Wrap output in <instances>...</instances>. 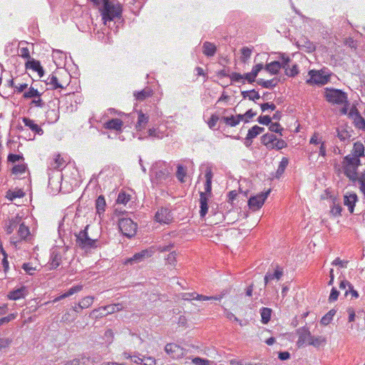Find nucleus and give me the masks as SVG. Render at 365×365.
<instances>
[{
    "label": "nucleus",
    "instance_id": "f257e3e1",
    "mask_svg": "<svg viewBox=\"0 0 365 365\" xmlns=\"http://www.w3.org/2000/svg\"><path fill=\"white\" fill-rule=\"evenodd\" d=\"M69 74L66 71H56L50 75L45 83L51 89L64 88L68 85Z\"/></svg>",
    "mask_w": 365,
    "mask_h": 365
},
{
    "label": "nucleus",
    "instance_id": "f03ea898",
    "mask_svg": "<svg viewBox=\"0 0 365 365\" xmlns=\"http://www.w3.org/2000/svg\"><path fill=\"white\" fill-rule=\"evenodd\" d=\"M343 164L346 176L353 182L356 181L358 178L356 171L360 165L359 158L348 155L344 158Z\"/></svg>",
    "mask_w": 365,
    "mask_h": 365
},
{
    "label": "nucleus",
    "instance_id": "7ed1b4c3",
    "mask_svg": "<svg viewBox=\"0 0 365 365\" xmlns=\"http://www.w3.org/2000/svg\"><path fill=\"white\" fill-rule=\"evenodd\" d=\"M103 20L106 24L107 21H111L121 14V7L118 3L114 1L106 2L101 10Z\"/></svg>",
    "mask_w": 365,
    "mask_h": 365
},
{
    "label": "nucleus",
    "instance_id": "20e7f679",
    "mask_svg": "<svg viewBox=\"0 0 365 365\" xmlns=\"http://www.w3.org/2000/svg\"><path fill=\"white\" fill-rule=\"evenodd\" d=\"M327 101L334 104H347V96L341 90L327 88L324 94Z\"/></svg>",
    "mask_w": 365,
    "mask_h": 365
},
{
    "label": "nucleus",
    "instance_id": "39448f33",
    "mask_svg": "<svg viewBox=\"0 0 365 365\" xmlns=\"http://www.w3.org/2000/svg\"><path fill=\"white\" fill-rule=\"evenodd\" d=\"M88 230H81L76 237V243L82 249L93 248L96 247L97 239L91 238L87 232Z\"/></svg>",
    "mask_w": 365,
    "mask_h": 365
},
{
    "label": "nucleus",
    "instance_id": "423d86ee",
    "mask_svg": "<svg viewBox=\"0 0 365 365\" xmlns=\"http://www.w3.org/2000/svg\"><path fill=\"white\" fill-rule=\"evenodd\" d=\"M153 248L143 250L140 252L135 253L132 257L125 260L124 264H134L144 261L146 258L150 257L154 254Z\"/></svg>",
    "mask_w": 365,
    "mask_h": 365
},
{
    "label": "nucleus",
    "instance_id": "0eeeda50",
    "mask_svg": "<svg viewBox=\"0 0 365 365\" xmlns=\"http://www.w3.org/2000/svg\"><path fill=\"white\" fill-rule=\"evenodd\" d=\"M270 193V190H268L265 192H261L256 196L252 197L248 201V205L250 209L257 210L259 209L264 204L265 200L267 198Z\"/></svg>",
    "mask_w": 365,
    "mask_h": 365
},
{
    "label": "nucleus",
    "instance_id": "6e6552de",
    "mask_svg": "<svg viewBox=\"0 0 365 365\" xmlns=\"http://www.w3.org/2000/svg\"><path fill=\"white\" fill-rule=\"evenodd\" d=\"M124 308L122 304H109L103 307H101L98 309H94L91 314H94L96 313L100 312L99 315L101 317L106 316L107 314H113L115 312H118L122 310ZM98 316V314L97 315Z\"/></svg>",
    "mask_w": 365,
    "mask_h": 365
},
{
    "label": "nucleus",
    "instance_id": "1a4fd4ad",
    "mask_svg": "<svg viewBox=\"0 0 365 365\" xmlns=\"http://www.w3.org/2000/svg\"><path fill=\"white\" fill-rule=\"evenodd\" d=\"M297 333L299 335V339L297 342L298 347H301L306 344H309V341L312 335L308 328L305 327H301L297 330Z\"/></svg>",
    "mask_w": 365,
    "mask_h": 365
},
{
    "label": "nucleus",
    "instance_id": "9d476101",
    "mask_svg": "<svg viewBox=\"0 0 365 365\" xmlns=\"http://www.w3.org/2000/svg\"><path fill=\"white\" fill-rule=\"evenodd\" d=\"M310 78L307 80L308 83H314L319 85H324L329 81V77L323 75L319 71H309Z\"/></svg>",
    "mask_w": 365,
    "mask_h": 365
},
{
    "label": "nucleus",
    "instance_id": "9b49d317",
    "mask_svg": "<svg viewBox=\"0 0 365 365\" xmlns=\"http://www.w3.org/2000/svg\"><path fill=\"white\" fill-rule=\"evenodd\" d=\"M155 220L162 225L169 224L173 219L170 210L167 208H161L160 210H158L155 214Z\"/></svg>",
    "mask_w": 365,
    "mask_h": 365
},
{
    "label": "nucleus",
    "instance_id": "f8f14e48",
    "mask_svg": "<svg viewBox=\"0 0 365 365\" xmlns=\"http://www.w3.org/2000/svg\"><path fill=\"white\" fill-rule=\"evenodd\" d=\"M165 351L173 358H178L183 355V349L176 344H168L165 347Z\"/></svg>",
    "mask_w": 365,
    "mask_h": 365
},
{
    "label": "nucleus",
    "instance_id": "ddd939ff",
    "mask_svg": "<svg viewBox=\"0 0 365 365\" xmlns=\"http://www.w3.org/2000/svg\"><path fill=\"white\" fill-rule=\"evenodd\" d=\"M32 239V235L30 232V230H18L17 236H13L11 237L14 243L19 242L22 240L30 242Z\"/></svg>",
    "mask_w": 365,
    "mask_h": 365
},
{
    "label": "nucleus",
    "instance_id": "4468645a",
    "mask_svg": "<svg viewBox=\"0 0 365 365\" xmlns=\"http://www.w3.org/2000/svg\"><path fill=\"white\" fill-rule=\"evenodd\" d=\"M349 115L354 118V123L356 128L365 130V120L361 116L356 108H352L350 110Z\"/></svg>",
    "mask_w": 365,
    "mask_h": 365
},
{
    "label": "nucleus",
    "instance_id": "2eb2a0df",
    "mask_svg": "<svg viewBox=\"0 0 365 365\" xmlns=\"http://www.w3.org/2000/svg\"><path fill=\"white\" fill-rule=\"evenodd\" d=\"M62 255L57 250H52L50 257V269H56L61 263Z\"/></svg>",
    "mask_w": 365,
    "mask_h": 365
},
{
    "label": "nucleus",
    "instance_id": "dca6fc26",
    "mask_svg": "<svg viewBox=\"0 0 365 365\" xmlns=\"http://www.w3.org/2000/svg\"><path fill=\"white\" fill-rule=\"evenodd\" d=\"M357 195L354 192H347L344 197V204L348 207L350 212H353L355 203L357 201Z\"/></svg>",
    "mask_w": 365,
    "mask_h": 365
},
{
    "label": "nucleus",
    "instance_id": "f3484780",
    "mask_svg": "<svg viewBox=\"0 0 365 365\" xmlns=\"http://www.w3.org/2000/svg\"><path fill=\"white\" fill-rule=\"evenodd\" d=\"M182 298L184 300L197 299V300H211V299H220L218 297H207L202 294H198L195 292L192 293H184L182 295Z\"/></svg>",
    "mask_w": 365,
    "mask_h": 365
},
{
    "label": "nucleus",
    "instance_id": "a211bd4d",
    "mask_svg": "<svg viewBox=\"0 0 365 365\" xmlns=\"http://www.w3.org/2000/svg\"><path fill=\"white\" fill-rule=\"evenodd\" d=\"M26 68L27 69H32L34 71H36L39 76V77H42L43 76V68L41 66V63L38 61H36L34 58L28 61L26 63Z\"/></svg>",
    "mask_w": 365,
    "mask_h": 365
},
{
    "label": "nucleus",
    "instance_id": "6ab92c4d",
    "mask_svg": "<svg viewBox=\"0 0 365 365\" xmlns=\"http://www.w3.org/2000/svg\"><path fill=\"white\" fill-rule=\"evenodd\" d=\"M123 125V121L119 118H113L104 123V128L109 130H120Z\"/></svg>",
    "mask_w": 365,
    "mask_h": 365
},
{
    "label": "nucleus",
    "instance_id": "aec40b11",
    "mask_svg": "<svg viewBox=\"0 0 365 365\" xmlns=\"http://www.w3.org/2000/svg\"><path fill=\"white\" fill-rule=\"evenodd\" d=\"M149 120V116L144 114L141 110L138 111V121L135 128L138 130H143Z\"/></svg>",
    "mask_w": 365,
    "mask_h": 365
},
{
    "label": "nucleus",
    "instance_id": "412c9836",
    "mask_svg": "<svg viewBox=\"0 0 365 365\" xmlns=\"http://www.w3.org/2000/svg\"><path fill=\"white\" fill-rule=\"evenodd\" d=\"M264 130V128H262V127H259L258 125H255L253 126L252 128H250L249 130H248V133L247 135V137H246V140L247 141H249L250 140V142H252V140L253 138H255V137H257L258 135H259L260 133H262L263 131ZM251 143H247L246 142V145L247 146H249L250 145Z\"/></svg>",
    "mask_w": 365,
    "mask_h": 365
},
{
    "label": "nucleus",
    "instance_id": "4be33fe9",
    "mask_svg": "<svg viewBox=\"0 0 365 365\" xmlns=\"http://www.w3.org/2000/svg\"><path fill=\"white\" fill-rule=\"evenodd\" d=\"M22 120L25 126L29 127L33 132L38 135L43 134V131L39 125L36 124L34 121L29 118L24 117Z\"/></svg>",
    "mask_w": 365,
    "mask_h": 365
},
{
    "label": "nucleus",
    "instance_id": "5701e85b",
    "mask_svg": "<svg viewBox=\"0 0 365 365\" xmlns=\"http://www.w3.org/2000/svg\"><path fill=\"white\" fill-rule=\"evenodd\" d=\"M297 45L302 49H304L306 52L310 53L315 50V46L305 38L298 40Z\"/></svg>",
    "mask_w": 365,
    "mask_h": 365
},
{
    "label": "nucleus",
    "instance_id": "b1692460",
    "mask_svg": "<svg viewBox=\"0 0 365 365\" xmlns=\"http://www.w3.org/2000/svg\"><path fill=\"white\" fill-rule=\"evenodd\" d=\"M106 207V200L103 195H100L96 200V213L99 215L100 217L101 215L104 213Z\"/></svg>",
    "mask_w": 365,
    "mask_h": 365
},
{
    "label": "nucleus",
    "instance_id": "393cba45",
    "mask_svg": "<svg viewBox=\"0 0 365 365\" xmlns=\"http://www.w3.org/2000/svg\"><path fill=\"white\" fill-rule=\"evenodd\" d=\"M200 216L201 217H204L207 212V210H208V206H207V201H208V197L205 195V193L204 192H200Z\"/></svg>",
    "mask_w": 365,
    "mask_h": 365
},
{
    "label": "nucleus",
    "instance_id": "a878e982",
    "mask_svg": "<svg viewBox=\"0 0 365 365\" xmlns=\"http://www.w3.org/2000/svg\"><path fill=\"white\" fill-rule=\"evenodd\" d=\"M351 156L359 158L364 155V146L360 142H356L354 144L353 150L351 151Z\"/></svg>",
    "mask_w": 365,
    "mask_h": 365
},
{
    "label": "nucleus",
    "instance_id": "bb28decb",
    "mask_svg": "<svg viewBox=\"0 0 365 365\" xmlns=\"http://www.w3.org/2000/svg\"><path fill=\"white\" fill-rule=\"evenodd\" d=\"M66 165V162L61 156L60 154H58L55 156L53 160L51 163V168L53 169H61Z\"/></svg>",
    "mask_w": 365,
    "mask_h": 365
},
{
    "label": "nucleus",
    "instance_id": "cd10ccee",
    "mask_svg": "<svg viewBox=\"0 0 365 365\" xmlns=\"http://www.w3.org/2000/svg\"><path fill=\"white\" fill-rule=\"evenodd\" d=\"M25 292H26V287H21L20 288H18L16 289H14V290L10 292L8 294V297H9V299H12V300H16V299L24 297V296L25 294Z\"/></svg>",
    "mask_w": 365,
    "mask_h": 365
},
{
    "label": "nucleus",
    "instance_id": "c85d7f7f",
    "mask_svg": "<svg viewBox=\"0 0 365 365\" xmlns=\"http://www.w3.org/2000/svg\"><path fill=\"white\" fill-rule=\"evenodd\" d=\"M326 338L322 336H312L309 341V345H312L316 348L323 346L326 344Z\"/></svg>",
    "mask_w": 365,
    "mask_h": 365
},
{
    "label": "nucleus",
    "instance_id": "c756f323",
    "mask_svg": "<svg viewBox=\"0 0 365 365\" xmlns=\"http://www.w3.org/2000/svg\"><path fill=\"white\" fill-rule=\"evenodd\" d=\"M203 53L207 56H213L216 53V46L210 42H205L202 46Z\"/></svg>",
    "mask_w": 365,
    "mask_h": 365
},
{
    "label": "nucleus",
    "instance_id": "7c9ffc66",
    "mask_svg": "<svg viewBox=\"0 0 365 365\" xmlns=\"http://www.w3.org/2000/svg\"><path fill=\"white\" fill-rule=\"evenodd\" d=\"M132 226L136 227L138 225L130 218L122 217L118 220V228H128Z\"/></svg>",
    "mask_w": 365,
    "mask_h": 365
},
{
    "label": "nucleus",
    "instance_id": "2f4dec72",
    "mask_svg": "<svg viewBox=\"0 0 365 365\" xmlns=\"http://www.w3.org/2000/svg\"><path fill=\"white\" fill-rule=\"evenodd\" d=\"M264 68L271 74L275 75L279 72V69L281 68L280 62L277 61H272L269 63H267L265 66Z\"/></svg>",
    "mask_w": 365,
    "mask_h": 365
},
{
    "label": "nucleus",
    "instance_id": "473e14b6",
    "mask_svg": "<svg viewBox=\"0 0 365 365\" xmlns=\"http://www.w3.org/2000/svg\"><path fill=\"white\" fill-rule=\"evenodd\" d=\"M152 95V91L150 88H145L140 91L134 93V96L136 99L139 101H143L147 98L150 97Z\"/></svg>",
    "mask_w": 365,
    "mask_h": 365
},
{
    "label": "nucleus",
    "instance_id": "72a5a7b5",
    "mask_svg": "<svg viewBox=\"0 0 365 365\" xmlns=\"http://www.w3.org/2000/svg\"><path fill=\"white\" fill-rule=\"evenodd\" d=\"M272 312L271 309L267 307H262L260 309L261 321L264 324H267L270 321Z\"/></svg>",
    "mask_w": 365,
    "mask_h": 365
},
{
    "label": "nucleus",
    "instance_id": "f704fd0d",
    "mask_svg": "<svg viewBox=\"0 0 365 365\" xmlns=\"http://www.w3.org/2000/svg\"><path fill=\"white\" fill-rule=\"evenodd\" d=\"M258 85L265 88H272L277 85V81L274 78L272 80L265 81L262 78H259L257 81Z\"/></svg>",
    "mask_w": 365,
    "mask_h": 365
},
{
    "label": "nucleus",
    "instance_id": "c9c22d12",
    "mask_svg": "<svg viewBox=\"0 0 365 365\" xmlns=\"http://www.w3.org/2000/svg\"><path fill=\"white\" fill-rule=\"evenodd\" d=\"M283 272L281 270H276L273 274L270 272H267L264 277V287L267 286L268 282L274 278L277 279H279L282 276Z\"/></svg>",
    "mask_w": 365,
    "mask_h": 365
},
{
    "label": "nucleus",
    "instance_id": "e433bc0d",
    "mask_svg": "<svg viewBox=\"0 0 365 365\" xmlns=\"http://www.w3.org/2000/svg\"><path fill=\"white\" fill-rule=\"evenodd\" d=\"M240 52H241V57H240L241 61L243 63H246L252 55V49L249 47L244 46L240 49Z\"/></svg>",
    "mask_w": 365,
    "mask_h": 365
},
{
    "label": "nucleus",
    "instance_id": "4c0bfd02",
    "mask_svg": "<svg viewBox=\"0 0 365 365\" xmlns=\"http://www.w3.org/2000/svg\"><path fill=\"white\" fill-rule=\"evenodd\" d=\"M81 289H82V286H81V285L74 286V287H71V289H69L68 292H66V293L61 294L60 297L56 298L55 299V301H58V300L64 299L66 297H70L72 294H73L74 293H76V292L81 291Z\"/></svg>",
    "mask_w": 365,
    "mask_h": 365
},
{
    "label": "nucleus",
    "instance_id": "58836bf2",
    "mask_svg": "<svg viewBox=\"0 0 365 365\" xmlns=\"http://www.w3.org/2000/svg\"><path fill=\"white\" fill-rule=\"evenodd\" d=\"M81 289H82V286H81V285L74 286V287H71V289H69L68 292H66V293L61 294L60 297L56 298L55 299V301H58V300L64 299L66 297H70L72 294H73L74 293H76V292L81 291Z\"/></svg>",
    "mask_w": 365,
    "mask_h": 365
},
{
    "label": "nucleus",
    "instance_id": "ea45409f",
    "mask_svg": "<svg viewBox=\"0 0 365 365\" xmlns=\"http://www.w3.org/2000/svg\"><path fill=\"white\" fill-rule=\"evenodd\" d=\"M336 311L334 309H331L327 312L321 319L320 322L322 325H328L332 320L333 317L335 315Z\"/></svg>",
    "mask_w": 365,
    "mask_h": 365
},
{
    "label": "nucleus",
    "instance_id": "a19ab883",
    "mask_svg": "<svg viewBox=\"0 0 365 365\" xmlns=\"http://www.w3.org/2000/svg\"><path fill=\"white\" fill-rule=\"evenodd\" d=\"M288 165V159L287 158H283L278 166V168L276 172V178H279L281 175L284 173L285 168Z\"/></svg>",
    "mask_w": 365,
    "mask_h": 365
},
{
    "label": "nucleus",
    "instance_id": "79ce46f5",
    "mask_svg": "<svg viewBox=\"0 0 365 365\" xmlns=\"http://www.w3.org/2000/svg\"><path fill=\"white\" fill-rule=\"evenodd\" d=\"M242 96L244 98H248L249 100L255 101L259 99L260 96L255 90L242 91Z\"/></svg>",
    "mask_w": 365,
    "mask_h": 365
},
{
    "label": "nucleus",
    "instance_id": "37998d69",
    "mask_svg": "<svg viewBox=\"0 0 365 365\" xmlns=\"http://www.w3.org/2000/svg\"><path fill=\"white\" fill-rule=\"evenodd\" d=\"M90 361L89 358L82 357L81 359H74L67 361L65 365H88Z\"/></svg>",
    "mask_w": 365,
    "mask_h": 365
},
{
    "label": "nucleus",
    "instance_id": "c03bdc74",
    "mask_svg": "<svg viewBox=\"0 0 365 365\" xmlns=\"http://www.w3.org/2000/svg\"><path fill=\"white\" fill-rule=\"evenodd\" d=\"M93 302V297L88 296L84 297L81 301L78 304V307L81 309H86L89 307Z\"/></svg>",
    "mask_w": 365,
    "mask_h": 365
},
{
    "label": "nucleus",
    "instance_id": "a18cd8bd",
    "mask_svg": "<svg viewBox=\"0 0 365 365\" xmlns=\"http://www.w3.org/2000/svg\"><path fill=\"white\" fill-rule=\"evenodd\" d=\"M262 140L266 145L272 144V145L274 146V142L277 140V138L273 134L267 133L262 137Z\"/></svg>",
    "mask_w": 365,
    "mask_h": 365
},
{
    "label": "nucleus",
    "instance_id": "49530a36",
    "mask_svg": "<svg viewBox=\"0 0 365 365\" xmlns=\"http://www.w3.org/2000/svg\"><path fill=\"white\" fill-rule=\"evenodd\" d=\"M282 62H280L281 68H284L285 71V73L289 71L291 66L289 64L291 60L288 56H286L284 54L281 56Z\"/></svg>",
    "mask_w": 365,
    "mask_h": 365
},
{
    "label": "nucleus",
    "instance_id": "de8ad7c7",
    "mask_svg": "<svg viewBox=\"0 0 365 365\" xmlns=\"http://www.w3.org/2000/svg\"><path fill=\"white\" fill-rule=\"evenodd\" d=\"M19 226V228H29L28 226L25 225L24 221L21 220L20 217H16V219L11 223L9 228H16Z\"/></svg>",
    "mask_w": 365,
    "mask_h": 365
},
{
    "label": "nucleus",
    "instance_id": "09e8293b",
    "mask_svg": "<svg viewBox=\"0 0 365 365\" xmlns=\"http://www.w3.org/2000/svg\"><path fill=\"white\" fill-rule=\"evenodd\" d=\"M130 200V196L125 192H120L117 198V203L125 205Z\"/></svg>",
    "mask_w": 365,
    "mask_h": 365
},
{
    "label": "nucleus",
    "instance_id": "8fccbe9b",
    "mask_svg": "<svg viewBox=\"0 0 365 365\" xmlns=\"http://www.w3.org/2000/svg\"><path fill=\"white\" fill-rule=\"evenodd\" d=\"M186 170L185 168L182 165H179L178 166V170L176 172V177L181 182H185V177L186 176Z\"/></svg>",
    "mask_w": 365,
    "mask_h": 365
},
{
    "label": "nucleus",
    "instance_id": "3c124183",
    "mask_svg": "<svg viewBox=\"0 0 365 365\" xmlns=\"http://www.w3.org/2000/svg\"><path fill=\"white\" fill-rule=\"evenodd\" d=\"M41 94L37 89L30 88L28 91L24 93V98H31L35 97H40Z\"/></svg>",
    "mask_w": 365,
    "mask_h": 365
},
{
    "label": "nucleus",
    "instance_id": "603ef678",
    "mask_svg": "<svg viewBox=\"0 0 365 365\" xmlns=\"http://www.w3.org/2000/svg\"><path fill=\"white\" fill-rule=\"evenodd\" d=\"M222 120L227 125L234 127L238 125V122L236 120V117L234 115H232L230 117H223Z\"/></svg>",
    "mask_w": 365,
    "mask_h": 365
},
{
    "label": "nucleus",
    "instance_id": "864d4df0",
    "mask_svg": "<svg viewBox=\"0 0 365 365\" xmlns=\"http://www.w3.org/2000/svg\"><path fill=\"white\" fill-rule=\"evenodd\" d=\"M21 196H23V192L20 190H19L17 192L9 190V191H7L6 195V197L10 200H13L14 199H15L16 197H20Z\"/></svg>",
    "mask_w": 365,
    "mask_h": 365
},
{
    "label": "nucleus",
    "instance_id": "5fc2aeb1",
    "mask_svg": "<svg viewBox=\"0 0 365 365\" xmlns=\"http://www.w3.org/2000/svg\"><path fill=\"white\" fill-rule=\"evenodd\" d=\"M76 318V313H70L69 312H67L62 316V321L71 322L74 321Z\"/></svg>",
    "mask_w": 365,
    "mask_h": 365
},
{
    "label": "nucleus",
    "instance_id": "6e6d98bb",
    "mask_svg": "<svg viewBox=\"0 0 365 365\" xmlns=\"http://www.w3.org/2000/svg\"><path fill=\"white\" fill-rule=\"evenodd\" d=\"M337 136L341 140L344 141L349 139L351 137V135L346 130H338Z\"/></svg>",
    "mask_w": 365,
    "mask_h": 365
},
{
    "label": "nucleus",
    "instance_id": "4d7b16f0",
    "mask_svg": "<svg viewBox=\"0 0 365 365\" xmlns=\"http://www.w3.org/2000/svg\"><path fill=\"white\" fill-rule=\"evenodd\" d=\"M176 257L177 253L176 252L173 251L171 252L168 255V257L165 259L167 261V263L171 265H175L176 262Z\"/></svg>",
    "mask_w": 365,
    "mask_h": 365
},
{
    "label": "nucleus",
    "instance_id": "13d9d810",
    "mask_svg": "<svg viewBox=\"0 0 365 365\" xmlns=\"http://www.w3.org/2000/svg\"><path fill=\"white\" fill-rule=\"evenodd\" d=\"M26 171V165L24 164L17 165H15L13 169L12 172L14 174H22Z\"/></svg>",
    "mask_w": 365,
    "mask_h": 365
},
{
    "label": "nucleus",
    "instance_id": "bf43d9fd",
    "mask_svg": "<svg viewBox=\"0 0 365 365\" xmlns=\"http://www.w3.org/2000/svg\"><path fill=\"white\" fill-rule=\"evenodd\" d=\"M339 294V292L335 287H333L329 297V302H333L337 300Z\"/></svg>",
    "mask_w": 365,
    "mask_h": 365
},
{
    "label": "nucleus",
    "instance_id": "052dcab7",
    "mask_svg": "<svg viewBox=\"0 0 365 365\" xmlns=\"http://www.w3.org/2000/svg\"><path fill=\"white\" fill-rule=\"evenodd\" d=\"M195 365H210V361L200 357H195L192 359Z\"/></svg>",
    "mask_w": 365,
    "mask_h": 365
},
{
    "label": "nucleus",
    "instance_id": "680f3d73",
    "mask_svg": "<svg viewBox=\"0 0 365 365\" xmlns=\"http://www.w3.org/2000/svg\"><path fill=\"white\" fill-rule=\"evenodd\" d=\"M218 120H219V118L217 115H216L215 114L212 115L210 120L207 122L209 128L210 129H214Z\"/></svg>",
    "mask_w": 365,
    "mask_h": 365
},
{
    "label": "nucleus",
    "instance_id": "e2e57ef3",
    "mask_svg": "<svg viewBox=\"0 0 365 365\" xmlns=\"http://www.w3.org/2000/svg\"><path fill=\"white\" fill-rule=\"evenodd\" d=\"M299 73L298 67L296 63L291 66L290 68L289 69V71L287 72V76H295Z\"/></svg>",
    "mask_w": 365,
    "mask_h": 365
},
{
    "label": "nucleus",
    "instance_id": "0e129e2a",
    "mask_svg": "<svg viewBox=\"0 0 365 365\" xmlns=\"http://www.w3.org/2000/svg\"><path fill=\"white\" fill-rule=\"evenodd\" d=\"M230 78L231 81H235V82H240L242 80H244L243 75L239 73H232L231 75H230Z\"/></svg>",
    "mask_w": 365,
    "mask_h": 365
},
{
    "label": "nucleus",
    "instance_id": "69168bd1",
    "mask_svg": "<svg viewBox=\"0 0 365 365\" xmlns=\"http://www.w3.org/2000/svg\"><path fill=\"white\" fill-rule=\"evenodd\" d=\"M272 118L269 115L259 116L258 122L260 124L268 125L271 123Z\"/></svg>",
    "mask_w": 365,
    "mask_h": 365
},
{
    "label": "nucleus",
    "instance_id": "338daca9",
    "mask_svg": "<svg viewBox=\"0 0 365 365\" xmlns=\"http://www.w3.org/2000/svg\"><path fill=\"white\" fill-rule=\"evenodd\" d=\"M19 56L24 58H30L29 50L26 47H22L19 50Z\"/></svg>",
    "mask_w": 365,
    "mask_h": 365
},
{
    "label": "nucleus",
    "instance_id": "774afa93",
    "mask_svg": "<svg viewBox=\"0 0 365 365\" xmlns=\"http://www.w3.org/2000/svg\"><path fill=\"white\" fill-rule=\"evenodd\" d=\"M141 361H143L144 365H154L155 364V359L151 356H143V359H141Z\"/></svg>",
    "mask_w": 365,
    "mask_h": 365
}]
</instances>
